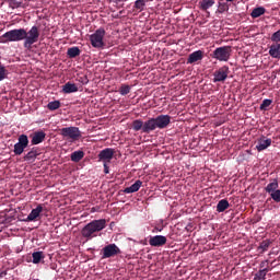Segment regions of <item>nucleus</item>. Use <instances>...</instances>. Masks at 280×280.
<instances>
[{
	"label": "nucleus",
	"mask_w": 280,
	"mask_h": 280,
	"mask_svg": "<svg viewBox=\"0 0 280 280\" xmlns=\"http://www.w3.org/2000/svg\"><path fill=\"white\" fill-rule=\"evenodd\" d=\"M228 10H230V7L228 5V3L224 2L223 0L219 1V3H218V13L223 14Z\"/></svg>",
	"instance_id": "2f4dec72"
},
{
	"label": "nucleus",
	"mask_w": 280,
	"mask_h": 280,
	"mask_svg": "<svg viewBox=\"0 0 280 280\" xmlns=\"http://www.w3.org/2000/svg\"><path fill=\"white\" fill-rule=\"evenodd\" d=\"M272 100H265L262 101V103L260 104V110H266V108H268L269 106H271Z\"/></svg>",
	"instance_id": "e433bc0d"
},
{
	"label": "nucleus",
	"mask_w": 280,
	"mask_h": 280,
	"mask_svg": "<svg viewBox=\"0 0 280 280\" xmlns=\"http://www.w3.org/2000/svg\"><path fill=\"white\" fill-rule=\"evenodd\" d=\"M130 85H127V84H122L120 88H119V95H128V93H130Z\"/></svg>",
	"instance_id": "f704fd0d"
},
{
	"label": "nucleus",
	"mask_w": 280,
	"mask_h": 280,
	"mask_svg": "<svg viewBox=\"0 0 280 280\" xmlns=\"http://www.w3.org/2000/svg\"><path fill=\"white\" fill-rule=\"evenodd\" d=\"M85 156V153L83 151H74L71 153L70 159L73 163H79L82 161V159Z\"/></svg>",
	"instance_id": "393cba45"
},
{
	"label": "nucleus",
	"mask_w": 280,
	"mask_h": 280,
	"mask_svg": "<svg viewBox=\"0 0 280 280\" xmlns=\"http://www.w3.org/2000/svg\"><path fill=\"white\" fill-rule=\"evenodd\" d=\"M62 91L66 94L78 93L79 92V88H77L75 83L68 82V83H65Z\"/></svg>",
	"instance_id": "4be33fe9"
},
{
	"label": "nucleus",
	"mask_w": 280,
	"mask_h": 280,
	"mask_svg": "<svg viewBox=\"0 0 280 280\" xmlns=\"http://www.w3.org/2000/svg\"><path fill=\"white\" fill-rule=\"evenodd\" d=\"M271 42L275 43V44H279L280 43V28L278 30V32L272 33Z\"/></svg>",
	"instance_id": "c9c22d12"
},
{
	"label": "nucleus",
	"mask_w": 280,
	"mask_h": 280,
	"mask_svg": "<svg viewBox=\"0 0 280 280\" xmlns=\"http://www.w3.org/2000/svg\"><path fill=\"white\" fill-rule=\"evenodd\" d=\"M150 0H137V1H135V4H133L135 10L143 12L144 11V7L147 5V3Z\"/></svg>",
	"instance_id": "c756f323"
},
{
	"label": "nucleus",
	"mask_w": 280,
	"mask_h": 280,
	"mask_svg": "<svg viewBox=\"0 0 280 280\" xmlns=\"http://www.w3.org/2000/svg\"><path fill=\"white\" fill-rule=\"evenodd\" d=\"M131 129H133V131L141 130L143 133H150V132L154 131L153 129L147 130L144 128V122L141 119L133 120V122H131Z\"/></svg>",
	"instance_id": "2eb2a0df"
},
{
	"label": "nucleus",
	"mask_w": 280,
	"mask_h": 280,
	"mask_svg": "<svg viewBox=\"0 0 280 280\" xmlns=\"http://www.w3.org/2000/svg\"><path fill=\"white\" fill-rule=\"evenodd\" d=\"M128 0H115V3L127 2Z\"/></svg>",
	"instance_id": "79ce46f5"
},
{
	"label": "nucleus",
	"mask_w": 280,
	"mask_h": 280,
	"mask_svg": "<svg viewBox=\"0 0 280 280\" xmlns=\"http://www.w3.org/2000/svg\"><path fill=\"white\" fill-rule=\"evenodd\" d=\"M78 82H80L83 85H86L89 83V79L86 77H80V79H78Z\"/></svg>",
	"instance_id": "58836bf2"
},
{
	"label": "nucleus",
	"mask_w": 280,
	"mask_h": 280,
	"mask_svg": "<svg viewBox=\"0 0 280 280\" xmlns=\"http://www.w3.org/2000/svg\"><path fill=\"white\" fill-rule=\"evenodd\" d=\"M8 71L4 66H0V81H3L7 78Z\"/></svg>",
	"instance_id": "4c0bfd02"
},
{
	"label": "nucleus",
	"mask_w": 280,
	"mask_h": 280,
	"mask_svg": "<svg viewBox=\"0 0 280 280\" xmlns=\"http://www.w3.org/2000/svg\"><path fill=\"white\" fill-rule=\"evenodd\" d=\"M268 54L271 58L280 60V43H275L269 46Z\"/></svg>",
	"instance_id": "6ab92c4d"
},
{
	"label": "nucleus",
	"mask_w": 280,
	"mask_h": 280,
	"mask_svg": "<svg viewBox=\"0 0 280 280\" xmlns=\"http://www.w3.org/2000/svg\"><path fill=\"white\" fill-rule=\"evenodd\" d=\"M105 30L98 28L90 35V43L92 44L93 48L102 49L105 46V43H103V38L105 37Z\"/></svg>",
	"instance_id": "0eeeda50"
},
{
	"label": "nucleus",
	"mask_w": 280,
	"mask_h": 280,
	"mask_svg": "<svg viewBox=\"0 0 280 280\" xmlns=\"http://www.w3.org/2000/svg\"><path fill=\"white\" fill-rule=\"evenodd\" d=\"M39 37H40V31L38 30V26H32L30 31H26L25 39L23 42V47L25 49H32V45L37 43Z\"/></svg>",
	"instance_id": "20e7f679"
},
{
	"label": "nucleus",
	"mask_w": 280,
	"mask_h": 280,
	"mask_svg": "<svg viewBox=\"0 0 280 280\" xmlns=\"http://www.w3.org/2000/svg\"><path fill=\"white\" fill-rule=\"evenodd\" d=\"M33 264H40L42 260L45 259L44 252H34L32 254Z\"/></svg>",
	"instance_id": "c85d7f7f"
},
{
	"label": "nucleus",
	"mask_w": 280,
	"mask_h": 280,
	"mask_svg": "<svg viewBox=\"0 0 280 280\" xmlns=\"http://www.w3.org/2000/svg\"><path fill=\"white\" fill-rule=\"evenodd\" d=\"M25 36H27V30L25 28H16L7 32L2 35V43H19L24 42Z\"/></svg>",
	"instance_id": "7ed1b4c3"
},
{
	"label": "nucleus",
	"mask_w": 280,
	"mask_h": 280,
	"mask_svg": "<svg viewBox=\"0 0 280 280\" xmlns=\"http://www.w3.org/2000/svg\"><path fill=\"white\" fill-rule=\"evenodd\" d=\"M170 124H172V117L170 115H159L155 118H149L144 121V129L148 130H156V129H166Z\"/></svg>",
	"instance_id": "f03ea898"
},
{
	"label": "nucleus",
	"mask_w": 280,
	"mask_h": 280,
	"mask_svg": "<svg viewBox=\"0 0 280 280\" xmlns=\"http://www.w3.org/2000/svg\"><path fill=\"white\" fill-rule=\"evenodd\" d=\"M271 198L268 199V201H275L276 203H280V190L268 192Z\"/></svg>",
	"instance_id": "72a5a7b5"
},
{
	"label": "nucleus",
	"mask_w": 280,
	"mask_h": 280,
	"mask_svg": "<svg viewBox=\"0 0 280 280\" xmlns=\"http://www.w3.org/2000/svg\"><path fill=\"white\" fill-rule=\"evenodd\" d=\"M269 272V269L258 270V272L254 273L253 280H266V275Z\"/></svg>",
	"instance_id": "7c9ffc66"
},
{
	"label": "nucleus",
	"mask_w": 280,
	"mask_h": 280,
	"mask_svg": "<svg viewBox=\"0 0 280 280\" xmlns=\"http://www.w3.org/2000/svg\"><path fill=\"white\" fill-rule=\"evenodd\" d=\"M114 155H115V149H110V148L103 149L98 153V162L110 163Z\"/></svg>",
	"instance_id": "f8f14e48"
},
{
	"label": "nucleus",
	"mask_w": 280,
	"mask_h": 280,
	"mask_svg": "<svg viewBox=\"0 0 280 280\" xmlns=\"http://www.w3.org/2000/svg\"><path fill=\"white\" fill-rule=\"evenodd\" d=\"M265 13H266L265 7H258V8L253 9V11L250 12V18L258 19L261 15H264Z\"/></svg>",
	"instance_id": "a878e982"
},
{
	"label": "nucleus",
	"mask_w": 280,
	"mask_h": 280,
	"mask_svg": "<svg viewBox=\"0 0 280 280\" xmlns=\"http://www.w3.org/2000/svg\"><path fill=\"white\" fill-rule=\"evenodd\" d=\"M279 188V184H278V179H272L271 183L268 184V186L265 187V191L266 192H276L280 189Z\"/></svg>",
	"instance_id": "b1692460"
},
{
	"label": "nucleus",
	"mask_w": 280,
	"mask_h": 280,
	"mask_svg": "<svg viewBox=\"0 0 280 280\" xmlns=\"http://www.w3.org/2000/svg\"><path fill=\"white\" fill-rule=\"evenodd\" d=\"M229 208H230V202L226 199L219 200V202L217 205L218 213H223Z\"/></svg>",
	"instance_id": "5701e85b"
},
{
	"label": "nucleus",
	"mask_w": 280,
	"mask_h": 280,
	"mask_svg": "<svg viewBox=\"0 0 280 280\" xmlns=\"http://www.w3.org/2000/svg\"><path fill=\"white\" fill-rule=\"evenodd\" d=\"M44 211V207L42 205L36 206L35 209L30 212L26 219L22 220L23 222H35L37 218L40 217V213Z\"/></svg>",
	"instance_id": "ddd939ff"
},
{
	"label": "nucleus",
	"mask_w": 280,
	"mask_h": 280,
	"mask_svg": "<svg viewBox=\"0 0 280 280\" xmlns=\"http://www.w3.org/2000/svg\"><path fill=\"white\" fill-rule=\"evenodd\" d=\"M119 14H124V11H119Z\"/></svg>",
	"instance_id": "c03bdc74"
},
{
	"label": "nucleus",
	"mask_w": 280,
	"mask_h": 280,
	"mask_svg": "<svg viewBox=\"0 0 280 280\" xmlns=\"http://www.w3.org/2000/svg\"><path fill=\"white\" fill-rule=\"evenodd\" d=\"M166 236L163 235L151 236L148 241L151 247H163L164 245H166Z\"/></svg>",
	"instance_id": "4468645a"
},
{
	"label": "nucleus",
	"mask_w": 280,
	"mask_h": 280,
	"mask_svg": "<svg viewBox=\"0 0 280 280\" xmlns=\"http://www.w3.org/2000/svg\"><path fill=\"white\" fill-rule=\"evenodd\" d=\"M81 52L82 51L80 50L79 47H70V48H68L67 56H68V58L73 59V58L79 57Z\"/></svg>",
	"instance_id": "bb28decb"
},
{
	"label": "nucleus",
	"mask_w": 280,
	"mask_h": 280,
	"mask_svg": "<svg viewBox=\"0 0 280 280\" xmlns=\"http://www.w3.org/2000/svg\"><path fill=\"white\" fill-rule=\"evenodd\" d=\"M199 10H201L202 12H206V14H208V16H210V8H213L214 5V0H200L199 1Z\"/></svg>",
	"instance_id": "dca6fc26"
},
{
	"label": "nucleus",
	"mask_w": 280,
	"mask_h": 280,
	"mask_svg": "<svg viewBox=\"0 0 280 280\" xmlns=\"http://www.w3.org/2000/svg\"><path fill=\"white\" fill-rule=\"evenodd\" d=\"M5 276H7V272H5V271L0 272V279H2V278L5 277Z\"/></svg>",
	"instance_id": "a19ab883"
},
{
	"label": "nucleus",
	"mask_w": 280,
	"mask_h": 280,
	"mask_svg": "<svg viewBox=\"0 0 280 280\" xmlns=\"http://www.w3.org/2000/svg\"><path fill=\"white\" fill-rule=\"evenodd\" d=\"M271 139H259L258 144H256V150H258V152L265 151L271 147Z\"/></svg>",
	"instance_id": "aec40b11"
},
{
	"label": "nucleus",
	"mask_w": 280,
	"mask_h": 280,
	"mask_svg": "<svg viewBox=\"0 0 280 280\" xmlns=\"http://www.w3.org/2000/svg\"><path fill=\"white\" fill-rule=\"evenodd\" d=\"M205 58L203 50H196L189 54L188 59L186 60V65H196L200 63Z\"/></svg>",
	"instance_id": "9b49d317"
},
{
	"label": "nucleus",
	"mask_w": 280,
	"mask_h": 280,
	"mask_svg": "<svg viewBox=\"0 0 280 280\" xmlns=\"http://www.w3.org/2000/svg\"><path fill=\"white\" fill-rule=\"evenodd\" d=\"M108 163H103V173H105V174H110V170H109V167H108V165H107Z\"/></svg>",
	"instance_id": "ea45409f"
},
{
	"label": "nucleus",
	"mask_w": 280,
	"mask_h": 280,
	"mask_svg": "<svg viewBox=\"0 0 280 280\" xmlns=\"http://www.w3.org/2000/svg\"><path fill=\"white\" fill-rule=\"evenodd\" d=\"M61 106L60 101H54V102H49L46 105V108H48V110H56L59 109Z\"/></svg>",
	"instance_id": "473e14b6"
},
{
	"label": "nucleus",
	"mask_w": 280,
	"mask_h": 280,
	"mask_svg": "<svg viewBox=\"0 0 280 280\" xmlns=\"http://www.w3.org/2000/svg\"><path fill=\"white\" fill-rule=\"evenodd\" d=\"M272 242L270 240H265L262 242L259 243V246H258V252L260 254H264L265 252H268L269 249V246H271Z\"/></svg>",
	"instance_id": "cd10ccee"
},
{
	"label": "nucleus",
	"mask_w": 280,
	"mask_h": 280,
	"mask_svg": "<svg viewBox=\"0 0 280 280\" xmlns=\"http://www.w3.org/2000/svg\"><path fill=\"white\" fill-rule=\"evenodd\" d=\"M229 74H230V68L228 66H223L212 73V77H214L212 79V82L223 83L224 81H226Z\"/></svg>",
	"instance_id": "9d476101"
},
{
	"label": "nucleus",
	"mask_w": 280,
	"mask_h": 280,
	"mask_svg": "<svg viewBox=\"0 0 280 280\" xmlns=\"http://www.w3.org/2000/svg\"><path fill=\"white\" fill-rule=\"evenodd\" d=\"M38 155H40V152L38 151L37 147H33L32 150H30L28 153L23 156V161L34 162Z\"/></svg>",
	"instance_id": "a211bd4d"
},
{
	"label": "nucleus",
	"mask_w": 280,
	"mask_h": 280,
	"mask_svg": "<svg viewBox=\"0 0 280 280\" xmlns=\"http://www.w3.org/2000/svg\"><path fill=\"white\" fill-rule=\"evenodd\" d=\"M121 254L120 248L116 244H108L102 248V260L114 258Z\"/></svg>",
	"instance_id": "6e6552de"
},
{
	"label": "nucleus",
	"mask_w": 280,
	"mask_h": 280,
	"mask_svg": "<svg viewBox=\"0 0 280 280\" xmlns=\"http://www.w3.org/2000/svg\"><path fill=\"white\" fill-rule=\"evenodd\" d=\"M231 46L218 47L211 54V58L219 62H228L231 58Z\"/></svg>",
	"instance_id": "423d86ee"
},
{
	"label": "nucleus",
	"mask_w": 280,
	"mask_h": 280,
	"mask_svg": "<svg viewBox=\"0 0 280 280\" xmlns=\"http://www.w3.org/2000/svg\"><path fill=\"white\" fill-rule=\"evenodd\" d=\"M106 228V220H93L92 222L88 223L85 228L81 229V236L85 237L86 240H92L96 237V233L102 232Z\"/></svg>",
	"instance_id": "f257e3e1"
},
{
	"label": "nucleus",
	"mask_w": 280,
	"mask_h": 280,
	"mask_svg": "<svg viewBox=\"0 0 280 280\" xmlns=\"http://www.w3.org/2000/svg\"><path fill=\"white\" fill-rule=\"evenodd\" d=\"M228 2H233L234 0H226Z\"/></svg>",
	"instance_id": "37998d69"
},
{
	"label": "nucleus",
	"mask_w": 280,
	"mask_h": 280,
	"mask_svg": "<svg viewBox=\"0 0 280 280\" xmlns=\"http://www.w3.org/2000/svg\"><path fill=\"white\" fill-rule=\"evenodd\" d=\"M141 185H143V183L140 179H138L137 182H135V184L125 188L124 192L127 194V195L137 192L138 190H140Z\"/></svg>",
	"instance_id": "412c9836"
},
{
	"label": "nucleus",
	"mask_w": 280,
	"mask_h": 280,
	"mask_svg": "<svg viewBox=\"0 0 280 280\" xmlns=\"http://www.w3.org/2000/svg\"><path fill=\"white\" fill-rule=\"evenodd\" d=\"M60 136L66 140L75 142L82 138V131H80L79 127H63L60 129Z\"/></svg>",
	"instance_id": "39448f33"
},
{
	"label": "nucleus",
	"mask_w": 280,
	"mask_h": 280,
	"mask_svg": "<svg viewBox=\"0 0 280 280\" xmlns=\"http://www.w3.org/2000/svg\"><path fill=\"white\" fill-rule=\"evenodd\" d=\"M28 137L26 135H20L19 142H16L15 145H13V153L16 156H21L25 149L28 147Z\"/></svg>",
	"instance_id": "1a4fd4ad"
},
{
	"label": "nucleus",
	"mask_w": 280,
	"mask_h": 280,
	"mask_svg": "<svg viewBox=\"0 0 280 280\" xmlns=\"http://www.w3.org/2000/svg\"><path fill=\"white\" fill-rule=\"evenodd\" d=\"M46 136L47 135L45 133V131H42V130L33 132L32 145H37L44 142Z\"/></svg>",
	"instance_id": "f3484780"
}]
</instances>
